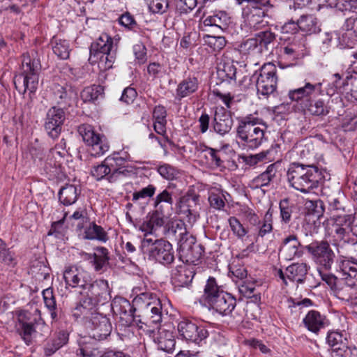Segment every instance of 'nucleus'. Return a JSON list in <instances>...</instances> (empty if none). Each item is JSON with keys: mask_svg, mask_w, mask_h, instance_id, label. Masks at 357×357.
Here are the masks:
<instances>
[{"mask_svg": "<svg viewBox=\"0 0 357 357\" xmlns=\"http://www.w3.org/2000/svg\"><path fill=\"white\" fill-rule=\"evenodd\" d=\"M241 50L245 54L261 53L256 37L250 38L241 45Z\"/></svg>", "mask_w": 357, "mask_h": 357, "instance_id": "864d4df0", "label": "nucleus"}, {"mask_svg": "<svg viewBox=\"0 0 357 357\" xmlns=\"http://www.w3.org/2000/svg\"><path fill=\"white\" fill-rule=\"evenodd\" d=\"M66 119V113L61 108L52 107L46 114L44 129L47 135L53 139H57L62 131Z\"/></svg>", "mask_w": 357, "mask_h": 357, "instance_id": "ddd939ff", "label": "nucleus"}, {"mask_svg": "<svg viewBox=\"0 0 357 357\" xmlns=\"http://www.w3.org/2000/svg\"><path fill=\"white\" fill-rule=\"evenodd\" d=\"M228 221L234 235L238 239L242 240L248 234V229L245 228L236 217H230Z\"/></svg>", "mask_w": 357, "mask_h": 357, "instance_id": "49530a36", "label": "nucleus"}, {"mask_svg": "<svg viewBox=\"0 0 357 357\" xmlns=\"http://www.w3.org/2000/svg\"><path fill=\"white\" fill-rule=\"evenodd\" d=\"M114 49L112 37L107 33H102L98 38L91 43L90 47V58L98 56L102 53H108Z\"/></svg>", "mask_w": 357, "mask_h": 357, "instance_id": "a878e982", "label": "nucleus"}, {"mask_svg": "<svg viewBox=\"0 0 357 357\" xmlns=\"http://www.w3.org/2000/svg\"><path fill=\"white\" fill-rule=\"evenodd\" d=\"M342 280H357V262L354 260H343L340 264Z\"/></svg>", "mask_w": 357, "mask_h": 357, "instance_id": "79ce46f5", "label": "nucleus"}, {"mask_svg": "<svg viewBox=\"0 0 357 357\" xmlns=\"http://www.w3.org/2000/svg\"><path fill=\"white\" fill-rule=\"evenodd\" d=\"M155 190L156 188L154 185H149L139 191L134 192L132 201L137 202L139 199L151 198L154 195Z\"/></svg>", "mask_w": 357, "mask_h": 357, "instance_id": "603ef678", "label": "nucleus"}, {"mask_svg": "<svg viewBox=\"0 0 357 357\" xmlns=\"http://www.w3.org/2000/svg\"><path fill=\"white\" fill-rule=\"evenodd\" d=\"M346 340L347 339L343 337L342 334L337 331L329 332L326 337V342L330 349L346 343Z\"/></svg>", "mask_w": 357, "mask_h": 357, "instance_id": "4d7b16f0", "label": "nucleus"}, {"mask_svg": "<svg viewBox=\"0 0 357 357\" xmlns=\"http://www.w3.org/2000/svg\"><path fill=\"white\" fill-rule=\"evenodd\" d=\"M69 334L66 331H61L56 333L52 339H50L45 347V354L51 356L58 349L66 344L68 342Z\"/></svg>", "mask_w": 357, "mask_h": 357, "instance_id": "c756f323", "label": "nucleus"}, {"mask_svg": "<svg viewBox=\"0 0 357 357\" xmlns=\"http://www.w3.org/2000/svg\"><path fill=\"white\" fill-rule=\"evenodd\" d=\"M41 69L40 59L38 53L31 50L23 54L21 72L14 77V84L20 93L29 91L34 93L38 84V75Z\"/></svg>", "mask_w": 357, "mask_h": 357, "instance_id": "7ed1b4c3", "label": "nucleus"}, {"mask_svg": "<svg viewBox=\"0 0 357 357\" xmlns=\"http://www.w3.org/2000/svg\"><path fill=\"white\" fill-rule=\"evenodd\" d=\"M283 56L288 59L295 60L298 56L299 45L296 43L288 44L283 48Z\"/></svg>", "mask_w": 357, "mask_h": 357, "instance_id": "338daca9", "label": "nucleus"}, {"mask_svg": "<svg viewBox=\"0 0 357 357\" xmlns=\"http://www.w3.org/2000/svg\"><path fill=\"white\" fill-rule=\"evenodd\" d=\"M335 220L334 227L351 228L353 225V217L349 214L333 215Z\"/></svg>", "mask_w": 357, "mask_h": 357, "instance_id": "680f3d73", "label": "nucleus"}, {"mask_svg": "<svg viewBox=\"0 0 357 357\" xmlns=\"http://www.w3.org/2000/svg\"><path fill=\"white\" fill-rule=\"evenodd\" d=\"M229 17L225 13H219L213 15H209L204 18L202 26H213L220 30L227 29Z\"/></svg>", "mask_w": 357, "mask_h": 357, "instance_id": "e433bc0d", "label": "nucleus"}, {"mask_svg": "<svg viewBox=\"0 0 357 357\" xmlns=\"http://www.w3.org/2000/svg\"><path fill=\"white\" fill-rule=\"evenodd\" d=\"M197 4V0H178L176 2V7L180 13H188L192 10Z\"/></svg>", "mask_w": 357, "mask_h": 357, "instance_id": "0e129e2a", "label": "nucleus"}, {"mask_svg": "<svg viewBox=\"0 0 357 357\" xmlns=\"http://www.w3.org/2000/svg\"><path fill=\"white\" fill-rule=\"evenodd\" d=\"M157 330L147 329L146 332L158 345V348L167 353L174 350L176 340L173 333L164 328L157 326Z\"/></svg>", "mask_w": 357, "mask_h": 357, "instance_id": "dca6fc26", "label": "nucleus"}, {"mask_svg": "<svg viewBox=\"0 0 357 357\" xmlns=\"http://www.w3.org/2000/svg\"><path fill=\"white\" fill-rule=\"evenodd\" d=\"M78 131L84 142L92 148L91 154L98 156L104 154L109 150V144L106 138L95 132L90 125H82Z\"/></svg>", "mask_w": 357, "mask_h": 357, "instance_id": "f8f14e48", "label": "nucleus"}, {"mask_svg": "<svg viewBox=\"0 0 357 357\" xmlns=\"http://www.w3.org/2000/svg\"><path fill=\"white\" fill-rule=\"evenodd\" d=\"M158 172L167 180H173L176 176V170L168 164H163L158 166Z\"/></svg>", "mask_w": 357, "mask_h": 357, "instance_id": "e2e57ef3", "label": "nucleus"}, {"mask_svg": "<svg viewBox=\"0 0 357 357\" xmlns=\"http://www.w3.org/2000/svg\"><path fill=\"white\" fill-rule=\"evenodd\" d=\"M318 271L321 278V280L324 281L328 286H330V287L334 291L342 280V278H338L333 274L324 273L323 269H318Z\"/></svg>", "mask_w": 357, "mask_h": 357, "instance_id": "13d9d810", "label": "nucleus"}, {"mask_svg": "<svg viewBox=\"0 0 357 357\" xmlns=\"http://www.w3.org/2000/svg\"><path fill=\"white\" fill-rule=\"evenodd\" d=\"M143 248H146L149 258L163 264L169 265L174 261V256L172 244L162 239L144 238L142 243Z\"/></svg>", "mask_w": 357, "mask_h": 357, "instance_id": "423d86ee", "label": "nucleus"}, {"mask_svg": "<svg viewBox=\"0 0 357 357\" xmlns=\"http://www.w3.org/2000/svg\"><path fill=\"white\" fill-rule=\"evenodd\" d=\"M167 234L169 238H174L177 241L178 248L187 243L190 238L194 237L188 232L185 223L181 220L172 222Z\"/></svg>", "mask_w": 357, "mask_h": 357, "instance_id": "bb28decb", "label": "nucleus"}, {"mask_svg": "<svg viewBox=\"0 0 357 357\" xmlns=\"http://www.w3.org/2000/svg\"><path fill=\"white\" fill-rule=\"evenodd\" d=\"M43 296L45 306L50 311L52 317L54 319L56 317V313L55 312L56 309V304L53 294V290L51 288H47L43 290Z\"/></svg>", "mask_w": 357, "mask_h": 357, "instance_id": "de8ad7c7", "label": "nucleus"}, {"mask_svg": "<svg viewBox=\"0 0 357 357\" xmlns=\"http://www.w3.org/2000/svg\"><path fill=\"white\" fill-rule=\"evenodd\" d=\"M148 218L149 220L144 222L140 227L141 230L146 233V236L147 234H153L156 229L161 227L167 218L164 214L155 211L150 213Z\"/></svg>", "mask_w": 357, "mask_h": 357, "instance_id": "c85d7f7f", "label": "nucleus"}, {"mask_svg": "<svg viewBox=\"0 0 357 357\" xmlns=\"http://www.w3.org/2000/svg\"><path fill=\"white\" fill-rule=\"evenodd\" d=\"M279 206L282 221L284 223H289L293 212V206L289 205L288 199H284L280 202Z\"/></svg>", "mask_w": 357, "mask_h": 357, "instance_id": "5fc2aeb1", "label": "nucleus"}, {"mask_svg": "<svg viewBox=\"0 0 357 357\" xmlns=\"http://www.w3.org/2000/svg\"><path fill=\"white\" fill-rule=\"evenodd\" d=\"M299 29L308 34L315 33L320 31L317 19L311 15H303L298 20Z\"/></svg>", "mask_w": 357, "mask_h": 357, "instance_id": "c9c22d12", "label": "nucleus"}, {"mask_svg": "<svg viewBox=\"0 0 357 357\" xmlns=\"http://www.w3.org/2000/svg\"><path fill=\"white\" fill-rule=\"evenodd\" d=\"M66 142L62 138L54 148L49 151L47 155L45 169L50 170L52 167L57 168L61 165V160L63 158L66 153Z\"/></svg>", "mask_w": 357, "mask_h": 357, "instance_id": "5701e85b", "label": "nucleus"}, {"mask_svg": "<svg viewBox=\"0 0 357 357\" xmlns=\"http://www.w3.org/2000/svg\"><path fill=\"white\" fill-rule=\"evenodd\" d=\"M255 285L253 282H243L238 286V291L241 295L247 298H255V301H259L260 296L254 294Z\"/></svg>", "mask_w": 357, "mask_h": 357, "instance_id": "6e6d98bb", "label": "nucleus"}, {"mask_svg": "<svg viewBox=\"0 0 357 357\" xmlns=\"http://www.w3.org/2000/svg\"><path fill=\"white\" fill-rule=\"evenodd\" d=\"M179 257L186 262L197 261L204 253V248L196 243L195 238H190L187 243L178 248Z\"/></svg>", "mask_w": 357, "mask_h": 357, "instance_id": "6ab92c4d", "label": "nucleus"}, {"mask_svg": "<svg viewBox=\"0 0 357 357\" xmlns=\"http://www.w3.org/2000/svg\"><path fill=\"white\" fill-rule=\"evenodd\" d=\"M149 8L154 13H164L168 8L167 0H146Z\"/></svg>", "mask_w": 357, "mask_h": 357, "instance_id": "bf43d9fd", "label": "nucleus"}, {"mask_svg": "<svg viewBox=\"0 0 357 357\" xmlns=\"http://www.w3.org/2000/svg\"><path fill=\"white\" fill-rule=\"evenodd\" d=\"M104 96V88L100 85H92L84 88L81 92V98L84 102H94Z\"/></svg>", "mask_w": 357, "mask_h": 357, "instance_id": "58836bf2", "label": "nucleus"}, {"mask_svg": "<svg viewBox=\"0 0 357 357\" xmlns=\"http://www.w3.org/2000/svg\"><path fill=\"white\" fill-rule=\"evenodd\" d=\"M86 328L89 330V335L98 341L106 339L112 330L109 319L99 312H93L88 317Z\"/></svg>", "mask_w": 357, "mask_h": 357, "instance_id": "9b49d317", "label": "nucleus"}, {"mask_svg": "<svg viewBox=\"0 0 357 357\" xmlns=\"http://www.w3.org/2000/svg\"><path fill=\"white\" fill-rule=\"evenodd\" d=\"M270 153V150L261 151L257 154L250 155L243 157L244 162L250 166L257 165L259 162H261L267 158Z\"/></svg>", "mask_w": 357, "mask_h": 357, "instance_id": "69168bd1", "label": "nucleus"}, {"mask_svg": "<svg viewBox=\"0 0 357 357\" xmlns=\"http://www.w3.org/2000/svg\"><path fill=\"white\" fill-rule=\"evenodd\" d=\"M277 172L276 165L275 163L268 165L264 172L253 179V183L257 186H266L268 185L273 178L275 176Z\"/></svg>", "mask_w": 357, "mask_h": 357, "instance_id": "37998d69", "label": "nucleus"}, {"mask_svg": "<svg viewBox=\"0 0 357 357\" xmlns=\"http://www.w3.org/2000/svg\"><path fill=\"white\" fill-rule=\"evenodd\" d=\"M80 189L74 185L66 184L59 192V202L66 206L73 204L77 200Z\"/></svg>", "mask_w": 357, "mask_h": 357, "instance_id": "2f4dec72", "label": "nucleus"}, {"mask_svg": "<svg viewBox=\"0 0 357 357\" xmlns=\"http://www.w3.org/2000/svg\"><path fill=\"white\" fill-rule=\"evenodd\" d=\"M337 298L346 301L352 302L357 300V285L356 280H342L335 290Z\"/></svg>", "mask_w": 357, "mask_h": 357, "instance_id": "393cba45", "label": "nucleus"}, {"mask_svg": "<svg viewBox=\"0 0 357 357\" xmlns=\"http://www.w3.org/2000/svg\"><path fill=\"white\" fill-rule=\"evenodd\" d=\"M305 249L312 255L314 262L318 266V269L324 271L331 269L335 254L327 241L313 242L307 245Z\"/></svg>", "mask_w": 357, "mask_h": 357, "instance_id": "6e6552de", "label": "nucleus"}, {"mask_svg": "<svg viewBox=\"0 0 357 357\" xmlns=\"http://www.w3.org/2000/svg\"><path fill=\"white\" fill-rule=\"evenodd\" d=\"M236 305V298L231 294L225 291L221 292L216 300L209 305L220 314L229 315L234 310Z\"/></svg>", "mask_w": 357, "mask_h": 357, "instance_id": "4be33fe9", "label": "nucleus"}, {"mask_svg": "<svg viewBox=\"0 0 357 357\" xmlns=\"http://www.w3.org/2000/svg\"><path fill=\"white\" fill-rule=\"evenodd\" d=\"M233 126V119L231 115L224 108L217 109L213 118V129L220 134L228 133Z\"/></svg>", "mask_w": 357, "mask_h": 357, "instance_id": "b1692460", "label": "nucleus"}, {"mask_svg": "<svg viewBox=\"0 0 357 357\" xmlns=\"http://www.w3.org/2000/svg\"><path fill=\"white\" fill-rule=\"evenodd\" d=\"M268 125L255 114H248L239 120L237 137L244 149L254 150L267 140Z\"/></svg>", "mask_w": 357, "mask_h": 357, "instance_id": "f257e3e1", "label": "nucleus"}, {"mask_svg": "<svg viewBox=\"0 0 357 357\" xmlns=\"http://www.w3.org/2000/svg\"><path fill=\"white\" fill-rule=\"evenodd\" d=\"M193 271L185 266L179 267L173 275L174 283L178 287L190 284L194 278Z\"/></svg>", "mask_w": 357, "mask_h": 357, "instance_id": "4c0bfd02", "label": "nucleus"}, {"mask_svg": "<svg viewBox=\"0 0 357 357\" xmlns=\"http://www.w3.org/2000/svg\"><path fill=\"white\" fill-rule=\"evenodd\" d=\"M326 321V317L321 314L319 312L310 310L305 315L303 323L308 331L314 333H318L321 328H324Z\"/></svg>", "mask_w": 357, "mask_h": 357, "instance_id": "cd10ccee", "label": "nucleus"}, {"mask_svg": "<svg viewBox=\"0 0 357 357\" xmlns=\"http://www.w3.org/2000/svg\"><path fill=\"white\" fill-rule=\"evenodd\" d=\"M287 177L292 188L301 192L309 193L318 187L321 174L314 165L294 162L288 168Z\"/></svg>", "mask_w": 357, "mask_h": 357, "instance_id": "20e7f679", "label": "nucleus"}, {"mask_svg": "<svg viewBox=\"0 0 357 357\" xmlns=\"http://www.w3.org/2000/svg\"><path fill=\"white\" fill-rule=\"evenodd\" d=\"M83 290V297L73 310V315L76 317L86 314L98 305H103L111 298L109 284L105 280H93L91 278V282Z\"/></svg>", "mask_w": 357, "mask_h": 357, "instance_id": "f03ea898", "label": "nucleus"}, {"mask_svg": "<svg viewBox=\"0 0 357 357\" xmlns=\"http://www.w3.org/2000/svg\"><path fill=\"white\" fill-rule=\"evenodd\" d=\"M351 349L347 345L346 342L338 347L330 349L329 351L331 357H347Z\"/></svg>", "mask_w": 357, "mask_h": 357, "instance_id": "774afa93", "label": "nucleus"}, {"mask_svg": "<svg viewBox=\"0 0 357 357\" xmlns=\"http://www.w3.org/2000/svg\"><path fill=\"white\" fill-rule=\"evenodd\" d=\"M277 71V67L272 63L262 66L256 83L258 94L268 96L276 91L278 79Z\"/></svg>", "mask_w": 357, "mask_h": 357, "instance_id": "9d476101", "label": "nucleus"}, {"mask_svg": "<svg viewBox=\"0 0 357 357\" xmlns=\"http://www.w3.org/2000/svg\"><path fill=\"white\" fill-rule=\"evenodd\" d=\"M221 292H225V291L217 284L214 278L210 277L206 282L204 291L203 298L205 302L208 305L211 304L220 295Z\"/></svg>", "mask_w": 357, "mask_h": 357, "instance_id": "f704fd0d", "label": "nucleus"}, {"mask_svg": "<svg viewBox=\"0 0 357 357\" xmlns=\"http://www.w3.org/2000/svg\"><path fill=\"white\" fill-rule=\"evenodd\" d=\"M268 3L264 5L248 2L249 4L243 9V17L245 25L250 29L257 31L268 26V22L266 20L267 10L266 7L271 6L269 0H266Z\"/></svg>", "mask_w": 357, "mask_h": 357, "instance_id": "0eeeda50", "label": "nucleus"}, {"mask_svg": "<svg viewBox=\"0 0 357 357\" xmlns=\"http://www.w3.org/2000/svg\"><path fill=\"white\" fill-rule=\"evenodd\" d=\"M308 266L305 263L292 264L286 268V276L291 281L303 283L306 278Z\"/></svg>", "mask_w": 357, "mask_h": 357, "instance_id": "473e14b6", "label": "nucleus"}, {"mask_svg": "<svg viewBox=\"0 0 357 357\" xmlns=\"http://www.w3.org/2000/svg\"><path fill=\"white\" fill-rule=\"evenodd\" d=\"M257 43L261 51H268L269 48L274 45L276 36L271 31H264L259 32L255 35Z\"/></svg>", "mask_w": 357, "mask_h": 357, "instance_id": "c03bdc74", "label": "nucleus"}, {"mask_svg": "<svg viewBox=\"0 0 357 357\" xmlns=\"http://www.w3.org/2000/svg\"><path fill=\"white\" fill-rule=\"evenodd\" d=\"M199 196L194 193H187L182 196L177 204L179 213L195 219L199 205Z\"/></svg>", "mask_w": 357, "mask_h": 357, "instance_id": "412c9836", "label": "nucleus"}, {"mask_svg": "<svg viewBox=\"0 0 357 357\" xmlns=\"http://www.w3.org/2000/svg\"><path fill=\"white\" fill-rule=\"evenodd\" d=\"M307 112L315 116H325L330 112L331 107L324 99L312 98L305 104Z\"/></svg>", "mask_w": 357, "mask_h": 357, "instance_id": "72a5a7b5", "label": "nucleus"}, {"mask_svg": "<svg viewBox=\"0 0 357 357\" xmlns=\"http://www.w3.org/2000/svg\"><path fill=\"white\" fill-rule=\"evenodd\" d=\"M195 153L203 154L206 162L212 168L224 167V161L222 159V151L206 146L204 144H195Z\"/></svg>", "mask_w": 357, "mask_h": 357, "instance_id": "aec40b11", "label": "nucleus"}, {"mask_svg": "<svg viewBox=\"0 0 357 357\" xmlns=\"http://www.w3.org/2000/svg\"><path fill=\"white\" fill-rule=\"evenodd\" d=\"M327 202L331 211L344 212L345 206L344 202L345 200L344 193L340 190L335 191L332 195L327 196Z\"/></svg>", "mask_w": 357, "mask_h": 357, "instance_id": "a19ab883", "label": "nucleus"}, {"mask_svg": "<svg viewBox=\"0 0 357 357\" xmlns=\"http://www.w3.org/2000/svg\"><path fill=\"white\" fill-rule=\"evenodd\" d=\"M199 87V81L195 76L184 78L177 86L176 95L183 98L195 93Z\"/></svg>", "mask_w": 357, "mask_h": 357, "instance_id": "7c9ffc66", "label": "nucleus"}, {"mask_svg": "<svg viewBox=\"0 0 357 357\" xmlns=\"http://www.w3.org/2000/svg\"><path fill=\"white\" fill-rule=\"evenodd\" d=\"M236 67L229 63L224 64L222 68H218V75L223 80L231 82L236 80Z\"/></svg>", "mask_w": 357, "mask_h": 357, "instance_id": "8fccbe9b", "label": "nucleus"}, {"mask_svg": "<svg viewBox=\"0 0 357 357\" xmlns=\"http://www.w3.org/2000/svg\"><path fill=\"white\" fill-rule=\"evenodd\" d=\"M136 296L132 300L134 305L142 310L148 317L146 321H142L141 319L139 322L142 325L139 326L140 328L149 326L151 324L158 325L162 321V304L160 300L155 294L149 291H144L137 293V289H135Z\"/></svg>", "mask_w": 357, "mask_h": 357, "instance_id": "39448f33", "label": "nucleus"}, {"mask_svg": "<svg viewBox=\"0 0 357 357\" xmlns=\"http://www.w3.org/2000/svg\"><path fill=\"white\" fill-rule=\"evenodd\" d=\"M322 92V83L305 82L303 86L290 90L288 93V97L291 101H305V103H308V101H310L317 96L321 95Z\"/></svg>", "mask_w": 357, "mask_h": 357, "instance_id": "f3484780", "label": "nucleus"}, {"mask_svg": "<svg viewBox=\"0 0 357 357\" xmlns=\"http://www.w3.org/2000/svg\"><path fill=\"white\" fill-rule=\"evenodd\" d=\"M301 244L295 234H290L282 240L279 255L285 260H292L302 255Z\"/></svg>", "mask_w": 357, "mask_h": 357, "instance_id": "a211bd4d", "label": "nucleus"}, {"mask_svg": "<svg viewBox=\"0 0 357 357\" xmlns=\"http://www.w3.org/2000/svg\"><path fill=\"white\" fill-rule=\"evenodd\" d=\"M20 325L21 326L20 329H19L20 335L26 344L29 345L31 342L32 333L35 332L33 324L31 322L28 323L20 319Z\"/></svg>", "mask_w": 357, "mask_h": 357, "instance_id": "3c124183", "label": "nucleus"}, {"mask_svg": "<svg viewBox=\"0 0 357 357\" xmlns=\"http://www.w3.org/2000/svg\"><path fill=\"white\" fill-rule=\"evenodd\" d=\"M177 330L183 339L196 344H199L208 336V332L204 327L198 326L188 319L178 322Z\"/></svg>", "mask_w": 357, "mask_h": 357, "instance_id": "4468645a", "label": "nucleus"}, {"mask_svg": "<svg viewBox=\"0 0 357 357\" xmlns=\"http://www.w3.org/2000/svg\"><path fill=\"white\" fill-rule=\"evenodd\" d=\"M53 52L61 59H67L69 58L70 52V43L68 41L62 39H55L52 42Z\"/></svg>", "mask_w": 357, "mask_h": 357, "instance_id": "a18cd8bd", "label": "nucleus"}, {"mask_svg": "<svg viewBox=\"0 0 357 357\" xmlns=\"http://www.w3.org/2000/svg\"><path fill=\"white\" fill-rule=\"evenodd\" d=\"M124 162V159L119 155L107 157L101 164L94 166L91 174L97 181L107 178L109 182H114L118 176L122 173L120 166Z\"/></svg>", "mask_w": 357, "mask_h": 357, "instance_id": "1a4fd4ad", "label": "nucleus"}, {"mask_svg": "<svg viewBox=\"0 0 357 357\" xmlns=\"http://www.w3.org/2000/svg\"><path fill=\"white\" fill-rule=\"evenodd\" d=\"M85 238L89 240H97L100 242H106L108 240V235L105 229L95 222L90 223L85 230Z\"/></svg>", "mask_w": 357, "mask_h": 357, "instance_id": "ea45409f", "label": "nucleus"}, {"mask_svg": "<svg viewBox=\"0 0 357 357\" xmlns=\"http://www.w3.org/2000/svg\"><path fill=\"white\" fill-rule=\"evenodd\" d=\"M305 208L308 213L313 215L315 218H319L324 212V203L321 200H310L305 203Z\"/></svg>", "mask_w": 357, "mask_h": 357, "instance_id": "09e8293b", "label": "nucleus"}, {"mask_svg": "<svg viewBox=\"0 0 357 357\" xmlns=\"http://www.w3.org/2000/svg\"><path fill=\"white\" fill-rule=\"evenodd\" d=\"M272 230V213L270 211V210H268L266 213L264 222L259 229L258 236L264 237L266 234L270 233Z\"/></svg>", "mask_w": 357, "mask_h": 357, "instance_id": "052dcab7", "label": "nucleus"}, {"mask_svg": "<svg viewBox=\"0 0 357 357\" xmlns=\"http://www.w3.org/2000/svg\"><path fill=\"white\" fill-rule=\"evenodd\" d=\"M63 277L66 284L73 288L79 287L82 289L91 282V275L80 267L70 266L66 268Z\"/></svg>", "mask_w": 357, "mask_h": 357, "instance_id": "2eb2a0df", "label": "nucleus"}]
</instances>
